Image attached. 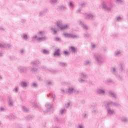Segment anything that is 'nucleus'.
<instances>
[{
	"instance_id": "423d86ee",
	"label": "nucleus",
	"mask_w": 128,
	"mask_h": 128,
	"mask_svg": "<svg viewBox=\"0 0 128 128\" xmlns=\"http://www.w3.org/2000/svg\"><path fill=\"white\" fill-rule=\"evenodd\" d=\"M78 24H79V26H82V28L84 30H88V26L84 24V22L83 21L80 20L79 21H78Z\"/></svg>"
},
{
	"instance_id": "58836bf2",
	"label": "nucleus",
	"mask_w": 128,
	"mask_h": 128,
	"mask_svg": "<svg viewBox=\"0 0 128 128\" xmlns=\"http://www.w3.org/2000/svg\"><path fill=\"white\" fill-rule=\"evenodd\" d=\"M115 20L116 22H121V20H122V18L120 16H117Z\"/></svg>"
},
{
	"instance_id": "ea45409f",
	"label": "nucleus",
	"mask_w": 128,
	"mask_h": 128,
	"mask_svg": "<svg viewBox=\"0 0 128 128\" xmlns=\"http://www.w3.org/2000/svg\"><path fill=\"white\" fill-rule=\"evenodd\" d=\"M31 86L32 88H38V84L36 83V82H33L32 84H31Z\"/></svg>"
},
{
	"instance_id": "0eeeda50",
	"label": "nucleus",
	"mask_w": 128,
	"mask_h": 128,
	"mask_svg": "<svg viewBox=\"0 0 128 128\" xmlns=\"http://www.w3.org/2000/svg\"><path fill=\"white\" fill-rule=\"evenodd\" d=\"M46 108H47V112L48 114H50V112H52L53 110V106L52 104H50V103H47L45 105Z\"/></svg>"
},
{
	"instance_id": "4be33fe9",
	"label": "nucleus",
	"mask_w": 128,
	"mask_h": 128,
	"mask_svg": "<svg viewBox=\"0 0 128 128\" xmlns=\"http://www.w3.org/2000/svg\"><path fill=\"white\" fill-rule=\"evenodd\" d=\"M69 50H70V52H72L73 54H75V52H78V49L72 46L69 48Z\"/></svg>"
},
{
	"instance_id": "37998d69",
	"label": "nucleus",
	"mask_w": 128,
	"mask_h": 128,
	"mask_svg": "<svg viewBox=\"0 0 128 128\" xmlns=\"http://www.w3.org/2000/svg\"><path fill=\"white\" fill-rule=\"evenodd\" d=\"M90 35L88 34H84V38H90Z\"/></svg>"
},
{
	"instance_id": "f704fd0d",
	"label": "nucleus",
	"mask_w": 128,
	"mask_h": 128,
	"mask_svg": "<svg viewBox=\"0 0 128 128\" xmlns=\"http://www.w3.org/2000/svg\"><path fill=\"white\" fill-rule=\"evenodd\" d=\"M38 70V69L36 67L31 68V72H36Z\"/></svg>"
},
{
	"instance_id": "9b49d317",
	"label": "nucleus",
	"mask_w": 128,
	"mask_h": 128,
	"mask_svg": "<svg viewBox=\"0 0 128 128\" xmlns=\"http://www.w3.org/2000/svg\"><path fill=\"white\" fill-rule=\"evenodd\" d=\"M32 40H36L38 42H44V37H38V36L34 35L32 37Z\"/></svg>"
},
{
	"instance_id": "69168bd1",
	"label": "nucleus",
	"mask_w": 128,
	"mask_h": 128,
	"mask_svg": "<svg viewBox=\"0 0 128 128\" xmlns=\"http://www.w3.org/2000/svg\"><path fill=\"white\" fill-rule=\"evenodd\" d=\"M48 84L49 86H50V84H52V82H48Z\"/></svg>"
},
{
	"instance_id": "bf43d9fd",
	"label": "nucleus",
	"mask_w": 128,
	"mask_h": 128,
	"mask_svg": "<svg viewBox=\"0 0 128 128\" xmlns=\"http://www.w3.org/2000/svg\"><path fill=\"white\" fill-rule=\"evenodd\" d=\"M64 54H66V56H68V54L70 53L67 51H64Z\"/></svg>"
},
{
	"instance_id": "20e7f679",
	"label": "nucleus",
	"mask_w": 128,
	"mask_h": 128,
	"mask_svg": "<svg viewBox=\"0 0 128 128\" xmlns=\"http://www.w3.org/2000/svg\"><path fill=\"white\" fill-rule=\"evenodd\" d=\"M66 92L68 94H72L74 92V94H78L80 92V91L78 89L76 88V87L74 86H69L66 89Z\"/></svg>"
},
{
	"instance_id": "5fc2aeb1",
	"label": "nucleus",
	"mask_w": 128,
	"mask_h": 128,
	"mask_svg": "<svg viewBox=\"0 0 128 128\" xmlns=\"http://www.w3.org/2000/svg\"><path fill=\"white\" fill-rule=\"evenodd\" d=\"M5 48H10V44H4Z\"/></svg>"
},
{
	"instance_id": "4d7b16f0",
	"label": "nucleus",
	"mask_w": 128,
	"mask_h": 128,
	"mask_svg": "<svg viewBox=\"0 0 128 128\" xmlns=\"http://www.w3.org/2000/svg\"><path fill=\"white\" fill-rule=\"evenodd\" d=\"M91 47L92 50H94V48H96V44H92L91 45Z\"/></svg>"
},
{
	"instance_id": "338daca9",
	"label": "nucleus",
	"mask_w": 128,
	"mask_h": 128,
	"mask_svg": "<svg viewBox=\"0 0 128 128\" xmlns=\"http://www.w3.org/2000/svg\"><path fill=\"white\" fill-rule=\"evenodd\" d=\"M61 92H62V94H64V90L61 89Z\"/></svg>"
},
{
	"instance_id": "864d4df0",
	"label": "nucleus",
	"mask_w": 128,
	"mask_h": 128,
	"mask_svg": "<svg viewBox=\"0 0 128 128\" xmlns=\"http://www.w3.org/2000/svg\"><path fill=\"white\" fill-rule=\"evenodd\" d=\"M80 6L82 8H84V6H86V3L82 2L80 4Z\"/></svg>"
},
{
	"instance_id": "c9c22d12",
	"label": "nucleus",
	"mask_w": 128,
	"mask_h": 128,
	"mask_svg": "<svg viewBox=\"0 0 128 128\" xmlns=\"http://www.w3.org/2000/svg\"><path fill=\"white\" fill-rule=\"evenodd\" d=\"M22 110L23 112H28V108L25 106H22Z\"/></svg>"
},
{
	"instance_id": "de8ad7c7",
	"label": "nucleus",
	"mask_w": 128,
	"mask_h": 128,
	"mask_svg": "<svg viewBox=\"0 0 128 128\" xmlns=\"http://www.w3.org/2000/svg\"><path fill=\"white\" fill-rule=\"evenodd\" d=\"M50 96L53 99V100H54V98H56V95H54V94H50Z\"/></svg>"
},
{
	"instance_id": "72a5a7b5",
	"label": "nucleus",
	"mask_w": 128,
	"mask_h": 128,
	"mask_svg": "<svg viewBox=\"0 0 128 128\" xmlns=\"http://www.w3.org/2000/svg\"><path fill=\"white\" fill-rule=\"evenodd\" d=\"M98 109L94 108L92 110V114H98Z\"/></svg>"
},
{
	"instance_id": "7c9ffc66",
	"label": "nucleus",
	"mask_w": 128,
	"mask_h": 128,
	"mask_svg": "<svg viewBox=\"0 0 128 128\" xmlns=\"http://www.w3.org/2000/svg\"><path fill=\"white\" fill-rule=\"evenodd\" d=\"M58 0H50V2L51 4H58Z\"/></svg>"
},
{
	"instance_id": "a18cd8bd",
	"label": "nucleus",
	"mask_w": 128,
	"mask_h": 128,
	"mask_svg": "<svg viewBox=\"0 0 128 128\" xmlns=\"http://www.w3.org/2000/svg\"><path fill=\"white\" fill-rule=\"evenodd\" d=\"M55 42H60L61 40L58 37H56L54 38Z\"/></svg>"
},
{
	"instance_id": "5701e85b",
	"label": "nucleus",
	"mask_w": 128,
	"mask_h": 128,
	"mask_svg": "<svg viewBox=\"0 0 128 128\" xmlns=\"http://www.w3.org/2000/svg\"><path fill=\"white\" fill-rule=\"evenodd\" d=\"M60 49H56L54 53V56H60Z\"/></svg>"
},
{
	"instance_id": "09e8293b",
	"label": "nucleus",
	"mask_w": 128,
	"mask_h": 128,
	"mask_svg": "<svg viewBox=\"0 0 128 128\" xmlns=\"http://www.w3.org/2000/svg\"><path fill=\"white\" fill-rule=\"evenodd\" d=\"M5 48L4 44L0 43V48Z\"/></svg>"
},
{
	"instance_id": "a878e982",
	"label": "nucleus",
	"mask_w": 128,
	"mask_h": 128,
	"mask_svg": "<svg viewBox=\"0 0 128 128\" xmlns=\"http://www.w3.org/2000/svg\"><path fill=\"white\" fill-rule=\"evenodd\" d=\"M68 6L70 10H74V2H69Z\"/></svg>"
},
{
	"instance_id": "9d476101",
	"label": "nucleus",
	"mask_w": 128,
	"mask_h": 128,
	"mask_svg": "<svg viewBox=\"0 0 128 128\" xmlns=\"http://www.w3.org/2000/svg\"><path fill=\"white\" fill-rule=\"evenodd\" d=\"M63 35L64 36H65V38H74L78 37V36L74 34L68 33H64Z\"/></svg>"
},
{
	"instance_id": "dca6fc26",
	"label": "nucleus",
	"mask_w": 128,
	"mask_h": 128,
	"mask_svg": "<svg viewBox=\"0 0 128 128\" xmlns=\"http://www.w3.org/2000/svg\"><path fill=\"white\" fill-rule=\"evenodd\" d=\"M79 76L82 78L86 80L88 78V74L86 72H81L79 74Z\"/></svg>"
},
{
	"instance_id": "0e129e2a",
	"label": "nucleus",
	"mask_w": 128,
	"mask_h": 128,
	"mask_svg": "<svg viewBox=\"0 0 128 128\" xmlns=\"http://www.w3.org/2000/svg\"><path fill=\"white\" fill-rule=\"evenodd\" d=\"M9 58L10 60H14V57L12 56H9Z\"/></svg>"
},
{
	"instance_id": "3c124183",
	"label": "nucleus",
	"mask_w": 128,
	"mask_h": 128,
	"mask_svg": "<svg viewBox=\"0 0 128 128\" xmlns=\"http://www.w3.org/2000/svg\"><path fill=\"white\" fill-rule=\"evenodd\" d=\"M77 128H84V127L83 126V125L79 124H78Z\"/></svg>"
},
{
	"instance_id": "f03ea898",
	"label": "nucleus",
	"mask_w": 128,
	"mask_h": 128,
	"mask_svg": "<svg viewBox=\"0 0 128 128\" xmlns=\"http://www.w3.org/2000/svg\"><path fill=\"white\" fill-rule=\"evenodd\" d=\"M114 4L112 2H103L102 3V8L103 10H107L108 12H110Z\"/></svg>"
},
{
	"instance_id": "13d9d810",
	"label": "nucleus",
	"mask_w": 128,
	"mask_h": 128,
	"mask_svg": "<svg viewBox=\"0 0 128 128\" xmlns=\"http://www.w3.org/2000/svg\"><path fill=\"white\" fill-rule=\"evenodd\" d=\"M32 104H33V106H34V108H36V106H38V104H36V102H32Z\"/></svg>"
},
{
	"instance_id": "39448f33",
	"label": "nucleus",
	"mask_w": 128,
	"mask_h": 128,
	"mask_svg": "<svg viewBox=\"0 0 128 128\" xmlns=\"http://www.w3.org/2000/svg\"><path fill=\"white\" fill-rule=\"evenodd\" d=\"M94 57L98 64H104V62L102 54L96 53L94 54Z\"/></svg>"
},
{
	"instance_id": "2eb2a0df",
	"label": "nucleus",
	"mask_w": 128,
	"mask_h": 128,
	"mask_svg": "<svg viewBox=\"0 0 128 128\" xmlns=\"http://www.w3.org/2000/svg\"><path fill=\"white\" fill-rule=\"evenodd\" d=\"M8 102L9 106H14V101L12 96H8Z\"/></svg>"
},
{
	"instance_id": "bb28decb",
	"label": "nucleus",
	"mask_w": 128,
	"mask_h": 128,
	"mask_svg": "<svg viewBox=\"0 0 128 128\" xmlns=\"http://www.w3.org/2000/svg\"><path fill=\"white\" fill-rule=\"evenodd\" d=\"M50 29L51 30L52 32H53L54 34H56L58 32L56 31V28L54 26L50 27Z\"/></svg>"
},
{
	"instance_id": "aec40b11",
	"label": "nucleus",
	"mask_w": 128,
	"mask_h": 128,
	"mask_svg": "<svg viewBox=\"0 0 128 128\" xmlns=\"http://www.w3.org/2000/svg\"><path fill=\"white\" fill-rule=\"evenodd\" d=\"M122 54V51L120 50H117L114 53L115 56H120Z\"/></svg>"
},
{
	"instance_id": "a211bd4d",
	"label": "nucleus",
	"mask_w": 128,
	"mask_h": 128,
	"mask_svg": "<svg viewBox=\"0 0 128 128\" xmlns=\"http://www.w3.org/2000/svg\"><path fill=\"white\" fill-rule=\"evenodd\" d=\"M40 64V61L38 60H34L31 62V64L32 66H38V64Z\"/></svg>"
},
{
	"instance_id": "2f4dec72",
	"label": "nucleus",
	"mask_w": 128,
	"mask_h": 128,
	"mask_svg": "<svg viewBox=\"0 0 128 128\" xmlns=\"http://www.w3.org/2000/svg\"><path fill=\"white\" fill-rule=\"evenodd\" d=\"M6 118H10V120H14L16 118V116L14 115H10L6 116Z\"/></svg>"
},
{
	"instance_id": "603ef678",
	"label": "nucleus",
	"mask_w": 128,
	"mask_h": 128,
	"mask_svg": "<svg viewBox=\"0 0 128 128\" xmlns=\"http://www.w3.org/2000/svg\"><path fill=\"white\" fill-rule=\"evenodd\" d=\"M112 36L113 38H116V36H118V34L116 33H112Z\"/></svg>"
},
{
	"instance_id": "cd10ccee",
	"label": "nucleus",
	"mask_w": 128,
	"mask_h": 128,
	"mask_svg": "<svg viewBox=\"0 0 128 128\" xmlns=\"http://www.w3.org/2000/svg\"><path fill=\"white\" fill-rule=\"evenodd\" d=\"M19 90H20V88L18 86H16L13 89L12 92H15V94H18V92Z\"/></svg>"
},
{
	"instance_id": "b1692460",
	"label": "nucleus",
	"mask_w": 128,
	"mask_h": 128,
	"mask_svg": "<svg viewBox=\"0 0 128 128\" xmlns=\"http://www.w3.org/2000/svg\"><path fill=\"white\" fill-rule=\"evenodd\" d=\"M20 86L22 88H26L28 86V82L26 81L22 82L20 84Z\"/></svg>"
},
{
	"instance_id": "1a4fd4ad",
	"label": "nucleus",
	"mask_w": 128,
	"mask_h": 128,
	"mask_svg": "<svg viewBox=\"0 0 128 128\" xmlns=\"http://www.w3.org/2000/svg\"><path fill=\"white\" fill-rule=\"evenodd\" d=\"M84 17L86 20H93L94 18V15L92 13H86Z\"/></svg>"
},
{
	"instance_id": "49530a36",
	"label": "nucleus",
	"mask_w": 128,
	"mask_h": 128,
	"mask_svg": "<svg viewBox=\"0 0 128 128\" xmlns=\"http://www.w3.org/2000/svg\"><path fill=\"white\" fill-rule=\"evenodd\" d=\"M70 104H72L70 102H68V103H66L65 104L66 108H68L70 107Z\"/></svg>"
},
{
	"instance_id": "e2e57ef3",
	"label": "nucleus",
	"mask_w": 128,
	"mask_h": 128,
	"mask_svg": "<svg viewBox=\"0 0 128 128\" xmlns=\"http://www.w3.org/2000/svg\"><path fill=\"white\" fill-rule=\"evenodd\" d=\"M38 80H40V81L42 80V78H40V76H38Z\"/></svg>"
},
{
	"instance_id": "ddd939ff",
	"label": "nucleus",
	"mask_w": 128,
	"mask_h": 128,
	"mask_svg": "<svg viewBox=\"0 0 128 128\" xmlns=\"http://www.w3.org/2000/svg\"><path fill=\"white\" fill-rule=\"evenodd\" d=\"M18 72H26V70L28 69L26 68V67L22 66H18Z\"/></svg>"
},
{
	"instance_id": "c756f323",
	"label": "nucleus",
	"mask_w": 128,
	"mask_h": 128,
	"mask_svg": "<svg viewBox=\"0 0 128 128\" xmlns=\"http://www.w3.org/2000/svg\"><path fill=\"white\" fill-rule=\"evenodd\" d=\"M42 54H50V51H48L46 49L42 50Z\"/></svg>"
},
{
	"instance_id": "f257e3e1",
	"label": "nucleus",
	"mask_w": 128,
	"mask_h": 128,
	"mask_svg": "<svg viewBox=\"0 0 128 128\" xmlns=\"http://www.w3.org/2000/svg\"><path fill=\"white\" fill-rule=\"evenodd\" d=\"M104 106L106 108L108 116H112L113 114H114V110L110 106H116V108H118V106H120V104L118 103L110 100L108 102H104Z\"/></svg>"
},
{
	"instance_id": "052dcab7",
	"label": "nucleus",
	"mask_w": 128,
	"mask_h": 128,
	"mask_svg": "<svg viewBox=\"0 0 128 128\" xmlns=\"http://www.w3.org/2000/svg\"><path fill=\"white\" fill-rule=\"evenodd\" d=\"M82 11V9L80 8H78L77 10H76V12L79 14L80 12Z\"/></svg>"
},
{
	"instance_id": "e433bc0d",
	"label": "nucleus",
	"mask_w": 128,
	"mask_h": 128,
	"mask_svg": "<svg viewBox=\"0 0 128 128\" xmlns=\"http://www.w3.org/2000/svg\"><path fill=\"white\" fill-rule=\"evenodd\" d=\"M26 52V50L24 49H20V54H21L22 56H24Z\"/></svg>"
},
{
	"instance_id": "8fccbe9b",
	"label": "nucleus",
	"mask_w": 128,
	"mask_h": 128,
	"mask_svg": "<svg viewBox=\"0 0 128 128\" xmlns=\"http://www.w3.org/2000/svg\"><path fill=\"white\" fill-rule=\"evenodd\" d=\"M114 2H118V4H121V2H122V0H114Z\"/></svg>"
},
{
	"instance_id": "a19ab883",
	"label": "nucleus",
	"mask_w": 128,
	"mask_h": 128,
	"mask_svg": "<svg viewBox=\"0 0 128 128\" xmlns=\"http://www.w3.org/2000/svg\"><path fill=\"white\" fill-rule=\"evenodd\" d=\"M122 122H126L128 121V119L126 117H123L121 118Z\"/></svg>"
},
{
	"instance_id": "6e6552de",
	"label": "nucleus",
	"mask_w": 128,
	"mask_h": 128,
	"mask_svg": "<svg viewBox=\"0 0 128 128\" xmlns=\"http://www.w3.org/2000/svg\"><path fill=\"white\" fill-rule=\"evenodd\" d=\"M97 94H101V96H104L106 94V88H100L97 90H96Z\"/></svg>"
},
{
	"instance_id": "c03bdc74",
	"label": "nucleus",
	"mask_w": 128,
	"mask_h": 128,
	"mask_svg": "<svg viewBox=\"0 0 128 128\" xmlns=\"http://www.w3.org/2000/svg\"><path fill=\"white\" fill-rule=\"evenodd\" d=\"M116 78L119 80H122V76H120V75H116Z\"/></svg>"
},
{
	"instance_id": "393cba45",
	"label": "nucleus",
	"mask_w": 128,
	"mask_h": 128,
	"mask_svg": "<svg viewBox=\"0 0 128 128\" xmlns=\"http://www.w3.org/2000/svg\"><path fill=\"white\" fill-rule=\"evenodd\" d=\"M59 10H68V8L66 7V5H61L58 6Z\"/></svg>"
},
{
	"instance_id": "f3484780",
	"label": "nucleus",
	"mask_w": 128,
	"mask_h": 128,
	"mask_svg": "<svg viewBox=\"0 0 128 128\" xmlns=\"http://www.w3.org/2000/svg\"><path fill=\"white\" fill-rule=\"evenodd\" d=\"M58 65L61 68H66L68 66V63L66 62H58Z\"/></svg>"
},
{
	"instance_id": "4c0bfd02",
	"label": "nucleus",
	"mask_w": 128,
	"mask_h": 128,
	"mask_svg": "<svg viewBox=\"0 0 128 128\" xmlns=\"http://www.w3.org/2000/svg\"><path fill=\"white\" fill-rule=\"evenodd\" d=\"M90 64H91V62L90 60H87L84 62V66H90Z\"/></svg>"
},
{
	"instance_id": "f8f14e48",
	"label": "nucleus",
	"mask_w": 128,
	"mask_h": 128,
	"mask_svg": "<svg viewBox=\"0 0 128 128\" xmlns=\"http://www.w3.org/2000/svg\"><path fill=\"white\" fill-rule=\"evenodd\" d=\"M108 94L111 98H118V95L116 94L114 91L112 90H110L108 92Z\"/></svg>"
},
{
	"instance_id": "4468645a",
	"label": "nucleus",
	"mask_w": 128,
	"mask_h": 128,
	"mask_svg": "<svg viewBox=\"0 0 128 128\" xmlns=\"http://www.w3.org/2000/svg\"><path fill=\"white\" fill-rule=\"evenodd\" d=\"M21 38L22 40H24L28 41V40H30V36H28V34L26 33H24L22 36Z\"/></svg>"
},
{
	"instance_id": "774afa93",
	"label": "nucleus",
	"mask_w": 128,
	"mask_h": 128,
	"mask_svg": "<svg viewBox=\"0 0 128 128\" xmlns=\"http://www.w3.org/2000/svg\"><path fill=\"white\" fill-rule=\"evenodd\" d=\"M22 22H26V20H22Z\"/></svg>"
},
{
	"instance_id": "79ce46f5",
	"label": "nucleus",
	"mask_w": 128,
	"mask_h": 128,
	"mask_svg": "<svg viewBox=\"0 0 128 128\" xmlns=\"http://www.w3.org/2000/svg\"><path fill=\"white\" fill-rule=\"evenodd\" d=\"M78 81L80 82L81 84H82V82H86V80H84V79L80 78H79L78 79Z\"/></svg>"
},
{
	"instance_id": "412c9836",
	"label": "nucleus",
	"mask_w": 128,
	"mask_h": 128,
	"mask_svg": "<svg viewBox=\"0 0 128 128\" xmlns=\"http://www.w3.org/2000/svg\"><path fill=\"white\" fill-rule=\"evenodd\" d=\"M48 8H45L43 10L40 11L38 13L39 16H42L45 14H46V12H48Z\"/></svg>"
},
{
	"instance_id": "473e14b6",
	"label": "nucleus",
	"mask_w": 128,
	"mask_h": 128,
	"mask_svg": "<svg viewBox=\"0 0 128 128\" xmlns=\"http://www.w3.org/2000/svg\"><path fill=\"white\" fill-rule=\"evenodd\" d=\"M111 72L112 74H114L115 76H116V70L114 67L111 68Z\"/></svg>"
},
{
	"instance_id": "6e6d98bb",
	"label": "nucleus",
	"mask_w": 128,
	"mask_h": 128,
	"mask_svg": "<svg viewBox=\"0 0 128 128\" xmlns=\"http://www.w3.org/2000/svg\"><path fill=\"white\" fill-rule=\"evenodd\" d=\"M5 111H6V109H4V108L3 107L0 108V112H5Z\"/></svg>"
},
{
	"instance_id": "7ed1b4c3",
	"label": "nucleus",
	"mask_w": 128,
	"mask_h": 128,
	"mask_svg": "<svg viewBox=\"0 0 128 128\" xmlns=\"http://www.w3.org/2000/svg\"><path fill=\"white\" fill-rule=\"evenodd\" d=\"M56 24L58 26V28H59L60 30H61L70 28V24L62 25V20H57L56 22Z\"/></svg>"
},
{
	"instance_id": "c85d7f7f",
	"label": "nucleus",
	"mask_w": 128,
	"mask_h": 128,
	"mask_svg": "<svg viewBox=\"0 0 128 128\" xmlns=\"http://www.w3.org/2000/svg\"><path fill=\"white\" fill-rule=\"evenodd\" d=\"M60 114H64L66 113V110L64 108H62L60 110Z\"/></svg>"
},
{
	"instance_id": "6ab92c4d",
	"label": "nucleus",
	"mask_w": 128,
	"mask_h": 128,
	"mask_svg": "<svg viewBox=\"0 0 128 128\" xmlns=\"http://www.w3.org/2000/svg\"><path fill=\"white\" fill-rule=\"evenodd\" d=\"M38 38H45L44 40H46V36H44V32L40 31L38 32Z\"/></svg>"
},
{
	"instance_id": "680f3d73",
	"label": "nucleus",
	"mask_w": 128,
	"mask_h": 128,
	"mask_svg": "<svg viewBox=\"0 0 128 128\" xmlns=\"http://www.w3.org/2000/svg\"><path fill=\"white\" fill-rule=\"evenodd\" d=\"M107 82H112V80L111 79H108V80H107Z\"/></svg>"
}]
</instances>
